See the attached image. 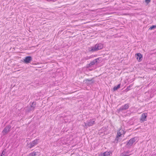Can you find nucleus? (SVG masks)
Instances as JSON below:
<instances>
[{
  "label": "nucleus",
  "instance_id": "1",
  "mask_svg": "<svg viewBox=\"0 0 156 156\" xmlns=\"http://www.w3.org/2000/svg\"><path fill=\"white\" fill-rule=\"evenodd\" d=\"M126 133V132L122 129L120 128L117 132V135L116 138L117 140H118L122 137H123Z\"/></svg>",
  "mask_w": 156,
  "mask_h": 156
},
{
  "label": "nucleus",
  "instance_id": "2",
  "mask_svg": "<svg viewBox=\"0 0 156 156\" xmlns=\"http://www.w3.org/2000/svg\"><path fill=\"white\" fill-rule=\"evenodd\" d=\"M103 48V45L102 44L100 43L96 44L95 46L91 48L90 51L92 52L97 51L102 49Z\"/></svg>",
  "mask_w": 156,
  "mask_h": 156
},
{
  "label": "nucleus",
  "instance_id": "3",
  "mask_svg": "<svg viewBox=\"0 0 156 156\" xmlns=\"http://www.w3.org/2000/svg\"><path fill=\"white\" fill-rule=\"evenodd\" d=\"M147 114L146 113H143L140 117V121L142 122H144L147 120Z\"/></svg>",
  "mask_w": 156,
  "mask_h": 156
},
{
  "label": "nucleus",
  "instance_id": "4",
  "mask_svg": "<svg viewBox=\"0 0 156 156\" xmlns=\"http://www.w3.org/2000/svg\"><path fill=\"white\" fill-rule=\"evenodd\" d=\"M135 57L137 61L139 62H140L142 59L143 55L140 53L136 54L135 55Z\"/></svg>",
  "mask_w": 156,
  "mask_h": 156
},
{
  "label": "nucleus",
  "instance_id": "5",
  "mask_svg": "<svg viewBox=\"0 0 156 156\" xmlns=\"http://www.w3.org/2000/svg\"><path fill=\"white\" fill-rule=\"evenodd\" d=\"M11 126H6L2 131V133L3 134H7L10 131Z\"/></svg>",
  "mask_w": 156,
  "mask_h": 156
},
{
  "label": "nucleus",
  "instance_id": "6",
  "mask_svg": "<svg viewBox=\"0 0 156 156\" xmlns=\"http://www.w3.org/2000/svg\"><path fill=\"white\" fill-rule=\"evenodd\" d=\"M38 141V140L36 139L33 141L32 142H30L29 144L30 145L29 147L31 148L32 147L35 146L37 144Z\"/></svg>",
  "mask_w": 156,
  "mask_h": 156
},
{
  "label": "nucleus",
  "instance_id": "7",
  "mask_svg": "<svg viewBox=\"0 0 156 156\" xmlns=\"http://www.w3.org/2000/svg\"><path fill=\"white\" fill-rule=\"evenodd\" d=\"M32 59L31 57L30 56H27L23 59V61L26 63H29L31 61Z\"/></svg>",
  "mask_w": 156,
  "mask_h": 156
},
{
  "label": "nucleus",
  "instance_id": "8",
  "mask_svg": "<svg viewBox=\"0 0 156 156\" xmlns=\"http://www.w3.org/2000/svg\"><path fill=\"white\" fill-rule=\"evenodd\" d=\"M112 154V153L110 151H106L103 153H101L99 156H110Z\"/></svg>",
  "mask_w": 156,
  "mask_h": 156
},
{
  "label": "nucleus",
  "instance_id": "9",
  "mask_svg": "<svg viewBox=\"0 0 156 156\" xmlns=\"http://www.w3.org/2000/svg\"><path fill=\"white\" fill-rule=\"evenodd\" d=\"M129 104H126L122 105L120 108V110H124L128 108H129Z\"/></svg>",
  "mask_w": 156,
  "mask_h": 156
},
{
  "label": "nucleus",
  "instance_id": "10",
  "mask_svg": "<svg viewBox=\"0 0 156 156\" xmlns=\"http://www.w3.org/2000/svg\"><path fill=\"white\" fill-rule=\"evenodd\" d=\"M135 141V140L134 138H132L129 140V142L127 143V144L129 146H131Z\"/></svg>",
  "mask_w": 156,
  "mask_h": 156
},
{
  "label": "nucleus",
  "instance_id": "11",
  "mask_svg": "<svg viewBox=\"0 0 156 156\" xmlns=\"http://www.w3.org/2000/svg\"><path fill=\"white\" fill-rule=\"evenodd\" d=\"M95 123L94 121H90L88 123L87 125L89 126H92Z\"/></svg>",
  "mask_w": 156,
  "mask_h": 156
},
{
  "label": "nucleus",
  "instance_id": "12",
  "mask_svg": "<svg viewBox=\"0 0 156 156\" xmlns=\"http://www.w3.org/2000/svg\"><path fill=\"white\" fill-rule=\"evenodd\" d=\"M120 84H118L117 86H115L113 88V90L114 91H115L117 90L120 87Z\"/></svg>",
  "mask_w": 156,
  "mask_h": 156
},
{
  "label": "nucleus",
  "instance_id": "13",
  "mask_svg": "<svg viewBox=\"0 0 156 156\" xmlns=\"http://www.w3.org/2000/svg\"><path fill=\"white\" fill-rule=\"evenodd\" d=\"M29 156H36V153L35 152H33L30 153Z\"/></svg>",
  "mask_w": 156,
  "mask_h": 156
},
{
  "label": "nucleus",
  "instance_id": "14",
  "mask_svg": "<svg viewBox=\"0 0 156 156\" xmlns=\"http://www.w3.org/2000/svg\"><path fill=\"white\" fill-rule=\"evenodd\" d=\"M132 85H129L128 87L125 90L126 92H127L129 90H130V88L132 87Z\"/></svg>",
  "mask_w": 156,
  "mask_h": 156
},
{
  "label": "nucleus",
  "instance_id": "15",
  "mask_svg": "<svg viewBox=\"0 0 156 156\" xmlns=\"http://www.w3.org/2000/svg\"><path fill=\"white\" fill-rule=\"evenodd\" d=\"M156 28V26L155 25H153L152 26H151L149 28V30H152L154 28Z\"/></svg>",
  "mask_w": 156,
  "mask_h": 156
},
{
  "label": "nucleus",
  "instance_id": "16",
  "mask_svg": "<svg viewBox=\"0 0 156 156\" xmlns=\"http://www.w3.org/2000/svg\"><path fill=\"white\" fill-rule=\"evenodd\" d=\"M151 2V0H145V2L148 4Z\"/></svg>",
  "mask_w": 156,
  "mask_h": 156
},
{
  "label": "nucleus",
  "instance_id": "17",
  "mask_svg": "<svg viewBox=\"0 0 156 156\" xmlns=\"http://www.w3.org/2000/svg\"><path fill=\"white\" fill-rule=\"evenodd\" d=\"M5 154V151H3L2 153V154H3V155H4Z\"/></svg>",
  "mask_w": 156,
  "mask_h": 156
},
{
  "label": "nucleus",
  "instance_id": "18",
  "mask_svg": "<svg viewBox=\"0 0 156 156\" xmlns=\"http://www.w3.org/2000/svg\"><path fill=\"white\" fill-rule=\"evenodd\" d=\"M94 63L95 62H91L90 64H91V65H94Z\"/></svg>",
  "mask_w": 156,
  "mask_h": 156
},
{
  "label": "nucleus",
  "instance_id": "19",
  "mask_svg": "<svg viewBox=\"0 0 156 156\" xmlns=\"http://www.w3.org/2000/svg\"><path fill=\"white\" fill-rule=\"evenodd\" d=\"M91 80H89V79H86V81H91Z\"/></svg>",
  "mask_w": 156,
  "mask_h": 156
},
{
  "label": "nucleus",
  "instance_id": "20",
  "mask_svg": "<svg viewBox=\"0 0 156 156\" xmlns=\"http://www.w3.org/2000/svg\"><path fill=\"white\" fill-rule=\"evenodd\" d=\"M1 156H3L2 154Z\"/></svg>",
  "mask_w": 156,
  "mask_h": 156
}]
</instances>
